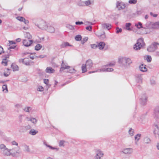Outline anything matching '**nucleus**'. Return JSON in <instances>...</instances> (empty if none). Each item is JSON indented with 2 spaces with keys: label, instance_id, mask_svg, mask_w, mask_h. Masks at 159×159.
Returning a JSON list of instances; mask_svg holds the SVG:
<instances>
[{
  "label": "nucleus",
  "instance_id": "f257e3e1",
  "mask_svg": "<svg viewBox=\"0 0 159 159\" xmlns=\"http://www.w3.org/2000/svg\"><path fill=\"white\" fill-rule=\"evenodd\" d=\"M118 62L123 67L128 68L132 63V61L129 58L125 57L119 58Z\"/></svg>",
  "mask_w": 159,
  "mask_h": 159
},
{
  "label": "nucleus",
  "instance_id": "f03ea898",
  "mask_svg": "<svg viewBox=\"0 0 159 159\" xmlns=\"http://www.w3.org/2000/svg\"><path fill=\"white\" fill-rule=\"evenodd\" d=\"M0 150L1 153L4 157H9L11 156L10 149H8L3 144H0Z\"/></svg>",
  "mask_w": 159,
  "mask_h": 159
},
{
  "label": "nucleus",
  "instance_id": "7ed1b4c3",
  "mask_svg": "<svg viewBox=\"0 0 159 159\" xmlns=\"http://www.w3.org/2000/svg\"><path fill=\"white\" fill-rule=\"evenodd\" d=\"M11 156L13 157H17L21 153V151L19 147H15L10 149Z\"/></svg>",
  "mask_w": 159,
  "mask_h": 159
},
{
  "label": "nucleus",
  "instance_id": "20e7f679",
  "mask_svg": "<svg viewBox=\"0 0 159 159\" xmlns=\"http://www.w3.org/2000/svg\"><path fill=\"white\" fill-rule=\"evenodd\" d=\"M145 45L143 39V38H140L137 40L136 43L134 47V48L136 50H139Z\"/></svg>",
  "mask_w": 159,
  "mask_h": 159
},
{
  "label": "nucleus",
  "instance_id": "39448f33",
  "mask_svg": "<svg viewBox=\"0 0 159 159\" xmlns=\"http://www.w3.org/2000/svg\"><path fill=\"white\" fill-rule=\"evenodd\" d=\"M93 65V63L91 60L89 59L86 61V64H83L82 66V73H84L87 71V68L90 69L91 68Z\"/></svg>",
  "mask_w": 159,
  "mask_h": 159
},
{
  "label": "nucleus",
  "instance_id": "423d86ee",
  "mask_svg": "<svg viewBox=\"0 0 159 159\" xmlns=\"http://www.w3.org/2000/svg\"><path fill=\"white\" fill-rule=\"evenodd\" d=\"M35 25L39 29L42 30H47L48 26L45 22L43 20H40L39 24L35 23Z\"/></svg>",
  "mask_w": 159,
  "mask_h": 159
},
{
  "label": "nucleus",
  "instance_id": "0eeeda50",
  "mask_svg": "<svg viewBox=\"0 0 159 159\" xmlns=\"http://www.w3.org/2000/svg\"><path fill=\"white\" fill-rule=\"evenodd\" d=\"M159 45V44L158 43L154 42L148 47L147 50L150 52H154L157 49V46Z\"/></svg>",
  "mask_w": 159,
  "mask_h": 159
},
{
  "label": "nucleus",
  "instance_id": "6e6552de",
  "mask_svg": "<svg viewBox=\"0 0 159 159\" xmlns=\"http://www.w3.org/2000/svg\"><path fill=\"white\" fill-rule=\"evenodd\" d=\"M154 117L155 119H159V107H156L154 110Z\"/></svg>",
  "mask_w": 159,
  "mask_h": 159
},
{
  "label": "nucleus",
  "instance_id": "1a4fd4ad",
  "mask_svg": "<svg viewBox=\"0 0 159 159\" xmlns=\"http://www.w3.org/2000/svg\"><path fill=\"white\" fill-rule=\"evenodd\" d=\"M133 151L132 148H128L124 149L123 150L121 151L120 152L125 154L129 155L131 154L133 152Z\"/></svg>",
  "mask_w": 159,
  "mask_h": 159
},
{
  "label": "nucleus",
  "instance_id": "9d476101",
  "mask_svg": "<svg viewBox=\"0 0 159 159\" xmlns=\"http://www.w3.org/2000/svg\"><path fill=\"white\" fill-rule=\"evenodd\" d=\"M33 42V40L25 39L23 40V45L25 47H29L31 45Z\"/></svg>",
  "mask_w": 159,
  "mask_h": 159
},
{
  "label": "nucleus",
  "instance_id": "9b49d317",
  "mask_svg": "<svg viewBox=\"0 0 159 159\" xmlns=\"http://www.w3.org/2000/svg\"><path fill=\"white\" fill-rule=\"evenodd\" d=\"M116 7L119 10L123 9L125 7V5L124 3L118 1L116 2Z\"/></svg>",
  "mask_w": 159,
  "mask_h": 159
},
{
  "label": "nucleus",
  "instance_id": "f8f14e48",
  "mask_svg": "<svg viewBox=\"0 0 159 159\" xmlns=\"http://www.w3.org/2000/svg\"><path fill=\"white\" fill-rule=\"evenodd\" d=\"M140 99L141 104L143 105H145L147 100V97L145 94H143Z\"/></svg>",
  "mask_w": 159,
  "mask_h": 159
},
{
  "label": "nucleus",
  "instance_id": "ddd939ff",
  "mask_svg": "<svg viewBox=\"0 0 159 159\" xmlns=\"http://www.w3.org/2000/svg\"><path fill=\"white\" fill-rule=\"evenodd\" d=\"M102 28L104 29H107L109 30L111 28V26L110 24L104 23L102 25Z\"/></svg>",
  "mask_w": 159,
  "mask_h": 159
},
{
  "label": "nucleus",
  "instance_id": "4468645a",
  "mask_svg": "<svg viewBox=\"0 0 159 159\" xmlns=\"http://www.w3.org/2000/svg\"><path fill=\"white\" fill-rule=\"evenodd\" d=\"M96 35L101 40H103L106 38V35L104 32H103L102 34H101L99 32H98L97 33Z\"/></svg>",
  "mask_w": 159,
  "mask_h": 159
},
{
  "label": "nucleus",
  "instance_id": "2eb2a0df",
  "mask_svg": "<svg viewBox=\"0 0 159 159\" xmlns=\"http://www.w3.org/2000/svg\"><path fill=\"white\" fill-rule=\"evenodd\" d=\"M152 29H157L159 28V21L155 22H152Z\"/></svg>",
  "mask_w": 159,
  "mask_h": 159
},
{
  "label": "nucleus",
  "instance_id": "dca6fc26",
  "mask_svg": "<svg viewBox=\"0 0 159 159\" xmlns=\"http://www.w3.org/2000/svg\"><path fill=\"white\" fill-rule=\"evenodd\" d=\"M136 80L138 83H142V78L141 75L140 74L136 75Z\"/></svg>",
  "mask_w": 159,
  "mask_h": 159
},
{
  "label": "nucleus",
  "instance_id": "f3484780",
  "mask_svg": "<svg viewBox=\"0 0 159 159\" xmlns=\"http://www.w3.org/2000/svg\"><path fill=\"white\" fill-rule=\"evenodd\" d=\"M47 26L48 27L46 30H47L48 31L51 33H53L54 32L55 30L53 27L50 25H47Z\"/></svg>",
  "mask_w": 159,
  "mask_h": 159
},
{
  "label": "nucleus",
  "instance_id": "a211bd4d",
  "mask_svg": "<svg viewBox=\"0 0 159 159\" xmlns=\"http://www.w3.org/2000/svg\"><path fill=\"white\" fill-rule=\"evenodd\" d=\"M70 68V66H66L64 63L63 61L61 64V67L60 69V71H62L65 69H69Z\"/></svg>",
  "mask_w": 159,
  "mask_h": 159
},
{
  "label": "nucleus",
  "instance_id": "6ab92c4d",
  "mask_svg": "<svg viewBox=\"0 0 159 159\" xmlns=\"http://www.w3.org/2000/svg\"><path fill=\"white\" fill-rule=\"evenodd\" d=\"M97 45L99 49L102 50L104 48L105 44L104 42H101L98 43Z\"/></svg>",
  "mask_w": 159,
  "mask_h": 159
},
{
  "label": "nucleus",
  "instance_id": "aec40b11",
  "mask_svg": "<svg viewBox=\"0 0 159 159\" xmlns=\"http://www.w3.org/2000/svg\"><path fill=\"white\" fill-rule=\"evenodd\" d=\"M55 70L51 67H47L46 69V72L48 73H52L54 72Z\"/></svg>",
  "mask_w": 159,
  "mask_h": 159
},
{
  "label": "nucleus",
  "instance_id": "412c9836",
  "mask_svg": "<svg viewBox=\"0 0 159 159\" xmlns=\"http://www.w3.org/2000/svg\"><path fill=\"white\" fill-rule=\"evenodd\" d=\"M103 155V153L101 151H99L98 153L96 154L95 159H100L101 157H102Z\"/></svg>",
  "mask_w": 159,
  "mask_h": 159
},
{
  "label": "nucleus",
  "instance_id": "4be33fe9",
  "mask_svg": "<svg viewBox=\"0 0 159 159\" xmlns=\"http://www.w3.org/2000/svg\"><path fill=\"white\" fill-rule=\"evenodd\" d=\"M152 22H147L145 24V26H146V28L144 27V29H152Z\"/></svg>",
  "mask_w": 159,
  "mask_h": 159
},
{
  "label": "nucleus",
  "instance_id": "5701e85b",
  "mask_svg": "<svg viewBox=\"0 0 159 159\" xmlns=\"http://www.w3.org/2000/svg\"><path fill=\"white\" fill-rule=\"evenodd\" d=\"M154 125L156 127V128H155L154 133L155 135L157 134L159 135V128L157 124H154Z\"/></svg>",
  "mask_w": 159,
  "mask_h": 159
},
{
  "label": "nucleus",
  "instance_id": "b1692460",
  "mask_svg": "<svg viewBox=\"0 0 159 159\" xmlns=\"http://www.w3.org/2000/svg\"><path fill=\"white\" fill-rule=\"evenodd\" d=\"M11 67L12 68L14 71L18 70H19L18 66L15 64H12L11 65Z\"/></svg>",
  "mask_w": 159,
  "mask_h": 159
},
{
  "label": "nucleus",
  "instance_id": "393cba45",
  "mask_svg": "<svg viewBox=\"0 0 159 159\" xmlns=\"http://www.w3.org/2000/svg\"><path fill=\"white\" fill-rule=\"evenodd\" d=\"M139 68L140 70L143 72H145L147 70L146 67L143 64H142L140 66Z\"/></svg>",
  "mask_w": 159,
  "mask_h": 159
},
{
  "label": "nucleus",
  "instance_id": "a878e982",
  "mask_svg": "<svg viewBox=\"0 0 159 159\" xmlns=\"http://www.w3.org/2000/svg\"><path fill=\"white\" fill-rule=\"evenodd\" d=\"M38 133V131H36L34 129H31L29 132V134L33 135H35L36 134Z\"/></svg>",
  "mask_w": 159,
  "mask_h": 159
},
{
  "label": "nucleus",
  "instance_id": "bb28decb",
  "mask_svg": "<svg viewBox=\"0 0 159 159\" xmlns=\"http://www.w3.org/2000/svg\"><path fill=\"white\" fill-rule=\"evenodd\" d=\"M131 24L130 23H126L125 24V29L126 30L131 31V29L130 28V26L131 25Z\"/></svg>",
  "mask_w": 159,
  "mask_h": 159
},
{
  "label": "nucleus",
  "instance_id": "cd10ccee",
  "mask_svg": "<svg viewBox=\"0 0 159 159\" xmlns=\"http://www.w3.org/2000/svg\"><path fill=\"white\" fill-rule=\"evenodd\" d=\"M141 122L143 124H145L148 121V119L145 116H142L141 118Z\"/></svg>",
  "mask_w": 159,
  "mask_h": 159
},
{
  "label": "nucleus",
  "instance_id": "c85d7f7f",
  "mask_svg": "<svg viewBox=\"0 0 159 159\" xmlns=\"http://www.w3.org/2000/svg\"><path fill=\"white\" fill-rule=\"evenodd\" d=\"M67 46H72L71 45H70L69 43L67 42L63 43L61 45V47L62 48H64L66 47Z\"/></svg>",
  "mask_w": 159,
  "mask_h": 159
},
{
  "label": "nucleus",
  "instance_id": "c756f323",
  "mask_svg": "<svg viewBox=\"0 0 159 159\" xmlns=\"http://www.w3.org/2000/svg\"><path fill=\"white\" fill-rule=\"evenodd\" d=\"M129 134L131 136H132L134 135V131L132 128H130L128 131Z\"/></svg>",
  "mask_w": 159,
  "mask_h": 159
},
{
  "label": "nucleus",
  "instance_id": "7c9ffc66",
  "mask_svg": "<svg viewBox=\"0 0 159 159\" xmlns=\"http://www.w3.org/2000/svg\"><path fill=\"white\" fill-rule=\"evenodd\" d=\"M42 47V46L40 44H38L35 47V49L37 51L40 50Z\"/></svg>",
  "mask_w": 159,
  "mask_h": 159
},
{
  "label": "nucleus",
  "instance_id": "2f4dec72",
  "mask_svg": "<svg viewBox=\"0 0 159 159\" xmlns=\"http://www.w3.org/2000/svg\"><path fill=\"white\" fill-rule=\"evenodd\" d=\"M135 26L137 27L138 29H140L141 28H143L142 26V25L141 22H139L138 24H135Z\"/></svg>",
  "mask_w": 159,
  "mask_h": 159
},
{
  "label": "nucleus",
  "instance_id": "473e14b6",
  "mask_svg": "<svg viewBox=\"0 0 159 159\" xmlns=\"http://www.w3.org/2000/svg\"><path fill=\"white\" fill-rule=\"evenodd\" d=\"M82 37L80 35H77L75 37V39L76 41H79L81 40Z\"/></svg>",
  "mask_w": 159,
  "mask_h": 159
},
{
  "label": "nucleus",
  "instance_id": "72a5a7b5",
  "mask_svg": "<svg viewBox=\"0 0 159 159\" xmlns=\"http://www.w3.org/2000/svg\"><path fill=\"white\" fill-rule=\"evenodd\" d=\"M141 134H139L136 135L134 137L135 139L137 141H138L140 139Z\"/></svg>",
  "mask_w": 159,
  "mask_h": 159
},
{
  "label": "nucleus",
  "instance_id": "f704fd0d",
  "mask_svg": "<svg viewBox=\"0 0 159 159\" xmlns=\"http://www.w3.org/2000/svg\"><path fill=\"white\" fill-rule=\"evenodd\" d=\"M150 139L148 137H146L144 139V141L146 143H150Z\"/></svg>",
  "mask_w": 159,
  "mask_h": 159
},
{
  "label": "nucleus",
  "instance_id": "c9c22d12",
  "mask_svg": "<svg viewBox=\"0 0 159 159\" xmlns=\"http://www.w3.org/2000/svg\"><path fill=\"white\" fill-rule=\"evenodd\" d=\"M24 148L25 149V151L27 152H30V150L29 148V146L26 145H24Z\"/></svg>",
  "mask_w": 159,
  "mask_h": 159
},
{
  "label": "nucleus",
  "instance_id": "e433bc0d",
  "mask_svg": "<svg viewBox=\"0 0 159 159\" xmlns=\"http://www.w3.org/2000/svg\"><path fill=\"white\" fill-rule=\"evenodd\" d=\"M2 88L3 89L2 91H4L5 90H6L5 93H7L8 92V90L7 89V84H5L3 85Z\"/></svg>",
  "mask_w": 159,
  "mask_h": 159
},
{
  "label": "nucleus",
  "instance_id": "4c0bfd02",
  "mask_svg": "<svg viewBox=\"0 0 159 159\" xmlns=\"http://www.w3.org/2000/svg\"><path fill=\"white\" fill-rule=\"evenodd\" d=\"M66 27L67 28H68L71 30H73L74 29V26L73 25H71L69 24L66 25Z\"/></svg>",
  "mask_w": 159,
  "mask_h": 159
},
{
  "label": "nucleus",
  "instance_id": "58836bf2",
  "mask_svg": "<svg viewBox=\"0 0 159 159\" xmlns=\"http://www.w3.org/2000/svg\"><path fill=\"white\" fill-rule=\"evenodd\" d=\"M25 37L27 38V39L30 40L32 38V36L29 33H26Z\"/></svg>",
  "mask_w": 159,
  "mask_h": 159
},
{
  "label": "nucleus",
  "instance_id": "ea45409f",
  "mask_svg": "<svg viewBox=\"0 0 159 159\" xmlns=\"http://www.w3.org/2000/svg\"><path fill=\"white\" fill-rule=\"evenodd\" d=\"M88 39V38L87 37H85L81 41V43L82 44H84L85 43Z\"/></svg>",
  "mask_w": 159,
  "mask_h": 159
},
{
  "label": "nucleus",
  "instance_id": "a19ab883",
  "mask_svg": "<svg viewBox=\"0 0 159 159\" xmlns=\"http://www.w3.org/2000/svg\"><path fill=\"white\" fill-rule=\"evenodd\" d=\"M116 33L117 34L121 33L122 31V29L121 28H119L118 27H116Z\"/></svg>",
  "mask_w": 159,
  "mask_h": 159
},
{
  "label": "nucleus",
  "instance_id": "79ce46f5",
  "mask_svg": "<svg viewBox=\"0 0 159 159\" xmlns=\"http://www.w3.org/2000/svg\"><path fill=\"white\" fill-rule=\"evenodd\" d=\"M23 110L26 112H29L30 110H31V108L30 107H28L23 109Z\"/></svg>",
  "mask_w": 159,
  "mask_h": 159
},
{
  "label": "nucleus",
  "instance_id": "37998d69",
  "mask_svg": "<svg viewBox=\"0 0 159 159\" xmlns=\"http://www.w3.org/2000/svg\"><path fill=\"white\" fill-rule=\"evenodd\" d=\"M137 2V0H129V3L131 4H135Z\"/></svg>",
  "mask_w": 159,
  "mask_h": 159
},
{
  "label": "nucleus",
  "instance_id": "c03bdc74",
  "mask_svg": "<svg viewBox=\"0 0 159 159\" xmlns=\"http://www.w3.org/2000/svg\"><path fill=\"white\" fill-rule=\"evenodd\" d=\"M146 60L148 62H150L151 61L152 58L151 56H147V57H146Z\"/></svg>",
  "mask_w": 159,
  "mask_h": 159
},
{
  "label": "nucleus",
  "instance_id": "a18cd8bd",
  "mask_svg": "<svg viewBox=\"0 0 159 159\" xmlns=\"http://www.w3.org/2000/svg\"><path fill=\"white\" fill-rule=\"evenodd\" d=\"M65 142V141H64V140H61L59 142V146L60 147H61V146H64V143Z\"/></svg>",
  "mask_w": 159,
  "mask_h": 159
},
{
  "label": "nucleus",
  "instance_id": "49530a36",
  "mask_svg": "<svg viewBox=\"0 0 159 159\" xmlns=\"http://www.w3.org/2000/svg\"><path fill=\"white\" fill-rule=\"evenodd\" d=\"M16 18L19 21L23 22L25 18L21 16H18Z\"/></svg>",
  "mask_w": 159,
  "mask_h": 159
},
{
  "label": "nucleus",
  "instance_id": "de8ad7c7",
  "mask_svg": "<svg viewBox=\"0 0 159 159\" xmlns=\"http://www.w3.org/2000/svg\"><path fill=\"white\" fill-rule=\"evenodd\" d=\"M2 64L4 63L5 64L4 65L5 66H7V61H6V59H4L3 58H2Z\"/></svg>",
  "mask_w": 159,
  "mask_h": 159
},
{
  "label": "nucleus",
  "instance_id": "09e8293b",
  "mask_svg": "<svg viewBox=\"0 0 159 159\" xmlns=\"http://www.w3.org/2000/svg\"><path fill=\"white\" fill-rule=\"evenodd\" d=\"M84 2L87 6H88L91 4V2L90 0H87L85 1Z\"/></svg>",
  "mask_w": 159,
  "mask_h": 159
},
{
  "label": "nucleus",
  "instance_id": "8fccbe9b",
  "mask_svg": "<svg viewBox=\"0 0 159 159\" xmlns=\"http://www.w3.org/2000/svg\"><path fill=\"white\" fill-rule=\"evenodd\" d=\"M69 69V70L68 71V72L70 73H73L75 71V70L74 68H71L70 67Z\"/></svg>",
  "mask_w": 159,
  "mask_h": 159
},
{
  "label": "nucleus",
  "instance_id": "3c124183",
  "mask_svg": "<svg viewBox=\"0 0 159 159\" xmlns=\"http://www.w3.org/2000/svg\"><path fill=\"white\" fill-rule=\"evenodd\" d=\"M31 122L34 124H36L37 122V120L34 118H32Z\"/></svg>",
  "mask_w": 159,
  "mask_h": 159
},
{
  "label": "nucleus",
  "instance_id": "603ef678",
  "mask_svg": "<svg viewBox=\"0 0 159 159\" xmlns=\"http://www.w3.org/2000/svg\"><path fill=\"white\" fill-rule=\"evenodd\" d=\"M37 90L39 91H42L43 90V88L42 86H39L37 89Z\"/></svg>",
  "mask_w": 159,
  "mask_h": 159
},
{
  "label": "nucleus",
  "instance_id": "864d4df0",
  "mask_svg": "<svg viewBox=\"0 0 159 159\" xmlns=\"http://www.w3.org/2000/svg\"><path fill=\"white\" fill-rule=\"evenodd\" d=\"M115 64V63L114 62L113 63H110L108 64H107L105 66H114Z\"/></svg>",
  "mask_w": 159,
  "mask_h": 159
},
{
  "label": "nucleus",
  "instance_id": "5fc2aeb1",
  "mask_svg": "<svg viewBox=\"0 0 159 159\" xmlns=\"http://www.w3.org/2000/svg\"><path fill=\"white\" fill-rule=\"evenodd\" d=\"M24 128H25L27 130L30 129L31 127L30 125H28L25 127H21V128L22 129H23Z\"/></svg>",
  "mask_w": 159,
  "mask_h": 159
},
{
  "label": "nucleus",
  "instance_id": "6e6d98bb",
  "mask_svg": "<svg viewBox=\"0 0 159 159\" xmlns=\"http://www.w3.org/2000/svg\"><path fill=\"white\" fill-rule=\"evenodd\" d=\"M92 28V27L91 26H87L86 27V29L89 31H91Z\"/></svg>",
  "mask_w": 159,
  "mask_h": 159
},
{
  "label": "nucleus",
  "instance_id": "4d7b16f0",
  "mask_svg": "<svg viewBox=\"0 0 159 159\" xmlns=\"http://www.w3.org/2000/svg\"><path fill=\"white\" fill-rule=\"evenodd\" d=\"M98 45V44H91V47L92 48H96L97 47H98V45Z\"/></svg>",
  "mask_w": 159,
  "mask_h": 159
},
{
  "label": "nucleus",
  "instance_id": "13d9d810",
  "mask_svg": "<svg viewBox=\"0 0 159 159\" xmlns=\"http://www.w3.org/2000/svg\"><path fill=\"white\" fill-rule=\"evenodd\" d=\"M35 54V53H30V58H31L32 60L34 59V56H33V54Z\"/></svg>",
  "mask_w": 159,
  "mask_h": 159
},
{
  "label": "nucleus",
  "instance_id": "bf43d9fd",
  "mask_svg": "<svg viewBox=\"0 0 159 159\" xmlns=\"http://www.w3.org/2000/svg\"><path fill=\"white\" fill-rule=\"evenodd\" d=\"M75 23L76 25H80L83 24H84L83 22L82 21H79L76 22Z\"/></svg>",
  "mask_w": 159,
  "mask_h": 159
},
{
  "label": "nucleus",
  "instance_id": "052dcab7",
  "mask_svg": "<svg viewBox=\"0 0 159 159\" xmlns=\"http://www.w3.org/2000/svg\"><path fill=\"white\" fill-rule=\"evenodd\" d=\"M113 70V69L112 68H106L107 72H111Z\"/></svg>",
  "mask_w": 159,
  "mask_h": 159
},
{
  "label": "nucleus",
  "instance_id": "680f3d73",
  "mask_svg": "<svg viewBox=\"0 0 159 159\" xmlns=\"http://www.w3.org/2000/svg\"><path fill=\"white\" fill-rule=\"evenodd\" d=\"M44 83L46 84V85L48 84L49 82V80L48 79H45L43 80Z\"/></svg>",
  "mask_w": 159,
  "mask_h": 159
},
{
  "label": "nucleus",
  "instance_id": "e2e57ef3",
  "mask_svg": "<svg viewBox=\"0 0 159 159\" xmlns=\"http://www.w3.org/2000/svg\"><path fill=\"white\" fill-rule=\"evenodd\" d=\"M150 14L153 17H156L157 16V14H154L152 12H151L150 13Z\"/></svg>",
  "mask_w": 159,
  "mask_h": 159
},
{
  "label": "nucleus",
  "instance_id": "0e129e2a",
  "mask_svg": "<svg viewBox=\"0 0 159 159\" xmlns=\"http://www.w3.org/2000/svg\"><path fill=\"white\" fill-rule=\"evenodd\" d=\"M11 144L13 145H16V146L18 145V143L16 142L15 141H13L11 142Z\"/></svg>",
  "mask_w": 159,
  "mask_h": 159
},
{
  "label": "nucleus",
  "instance_id": "69168bd1",
  "mask_svg": "<svg viewBox=\"0 0 159 159\" xmlns=\"http://www.w3.org/2000/svg\"><path fill=\"white\" fill-rule=\"evenodd\" d=\"M151 84L152 85H154L156 84V82L154 80H151Z\"/></svg>",
  "mask_w": 159,
  "mask_h": 159
},
{
  "label": "nucleus",
  "instance_id": "338daca9",
  "mask_svg": "<svg viewBox=\"0 0 159 159\" xmlns=\"http://www.w3.org/2000/svg\"><path fill=\"white\" fill-rule=\"evenodd\" d=\"M4 52V51H3V48L0 46V55L2 53Z\"/></svg>",
  "mask_w": 159,
  "mask_h": 159
},
{
  "label": "nucleus",
  "instance_id": "774afa93",
  "mask_svg": "<svg viewBox=\"0 0 159 159\" xmlns=\"http://www.w3.org/2000/svg\"><path fill=\"white\" fill-rule=\"evenodd\" d=\"M23 22H24L25 24L26 25L28 24L29 23V21L28 20L25 19V18H24V19Z\"/></svg>",
  "mask_w": 159,
  "mask_h": 159
}]
</instances>
